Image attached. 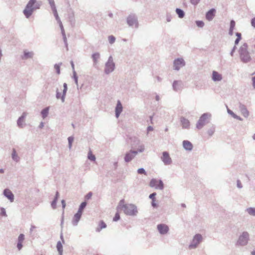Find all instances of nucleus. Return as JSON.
Returning a JSON list of instances; mask_svg holds the SVG:
<instances>
[{
	"label": "nucleus",
	"instance_id": "nucleus-1",
	"mask_svg": "<svg viewBox=\"0 0 255 255\" xmlns=\"http://www.w3.org/2000/svg\"><path fill=\"white\" fill-rule=\"evenodd\" d=\"M117 209L122 210L125 215L129 216H136L138 213L137 207L135 205L125 204L124 199L120 201Z\"/></svg>",
	"mask_w": 255,
	"mask_h": 255
},
{
	"label": "nucleus",
	"instance_id": "nucleus-2",
	"mask_svg": "<svg viewBox=\"0 0 255 255\" xmlns=\"http://www.w3.org/2000/svg\"><path fill=\"white\" fill-rule=\"evenodd\" d=\"M41 5V1L37 0H29L23 10V13L25 18H29L35 10L40 8Z\"/></svg>",
	"mask_w": 255,
	"mask_h": 255
},
{
	"label": "nucleus",
	"instance_id": "nucleus-3",
	"mask_svg": "<svg viewBox=\"0 0 255 255\" xmlns=\"http://www.w3.org/2000/svg\"><path fill=\"white\" fill-rule=\"evenodd\" d=\"M238 53L242 62L248 63L252 60V57L248 51V44L244 43L239 48Z\"/></svg>",
	"mask_w": 255,
	"mask_h": 255
},
{
	"label": "nucleus",
	"instance_id": "nucleus-4",
	"mask_svg": "<svg viewBox=\"0 0 255 255\" xmlns=\"http://www.w3.org/2000/svg\"><path fill=\"white\" fill-rule=\"evenodd\" d=\"M211 118V114L210 113H204L200 117L196 124V127L199 130L202 129L206 124L208 123Z\"/></svg>",
	"mask_w": 255,
	"mask_h": 255
},
{
	"label": "nucleus",
	"instance_id": "nucleus-5",
	"mask_svg": "<svg viewBox=\"0 0 255 255\" xmlns=\"http://www.w3.org/2000/svg\"><path fill=\"white\" fill-rule=\"evenodd\" d=\"M126 22L129 27L138 28L139 27V21L138 16L135 13H130L126 18Z\"/></svg>",
	"mask_w": 255,
	"mask_h": 255
},
{
	"label": "nucleus",
	"instance_id": "nucleus-6",
	"mask_svg": "<svg viewBox=\"0 0 255 255\" xmlns=\"http://www.w3.org/2000/svg\"><path fill=\"white\" fill-rule=\"evenodd\" d=\"M115 69L116 64L114 61L113 57L112 55H110L106 62L104 73L106 75H109L114 72Z\"/></svg>",
	"mask_w": 255,
	"mask_h": 255
},
{
	"label": "nucleus",
	"instance_id": "nucleus-7",
	"mask_svg": "<svg viewBox=\"0 0 255 255\" xmlns=\"http://www.w3.org/2000/svg\"><path fill=\"white\" fill-rule=\"evenodd\" d=\"M250 240V234L248 232H243L238 237L236 246L244 247L247 246Z\"/></svg>",
	"mask_w": 255,
	"mask_h": 255
},
{
	"label": "nucleus",
	"instance_id": "nucleus-8",
	"mask_svg": "<svg viewBox=\"0 0 255 255\" xmlns=\"http://www.w3.org/2000/svg\"><path fill=\"white\" fill-rule=\"evenodd\" d=\"M202 241L203 236L201 234H197L195 235L188 246V248L190 250L196 249Z\"/></svg>",
	"mask_w": 255,
	"mask_h": 255
},
{
	"label": "nucleus",
	"instance_id": "nucleus-9",
	"mask_svg": "<svg viewBox=\"0 0 255 255\" xmlns=\"http://www.w3.org/2000/svg\"><path fill=\"white\" fill-rule=\"evenodd\" d=\"M186 65L184 59L183 58L175 59L173 62V68L174 70L179 71L181 68Z\"/></svg>",
	"mask_w": 255,
	"mask_h": 255
},
{
	"label": "nucleus",
	"instance_id": "nucleus-10",
	"mask_svg": "<svg viewBox=\"0 0 255 255\" xmlns=\"http://www.w3.org/2000/svg\"><path fill=\"white\" fill-rule=\"evenodd\" d=\"M68 90V87L66 83L63 84V89L62 94L60 93L58 89L56 90V98L58 100H60L62 103L65 102L66 92Z\"/></svg>",
	"mask_w": 255,
	"mask_h": 255
},
{
	"label": "nucleus",
	"instance_id": "nucleus-11",
	"mask_svg": "<svg viewBox=\"0 0 255 255\" xmlns=\"http://www.w3.org/2000/svg\"><path fill=\"white\" fill-rule=\"evenodd\" d=\"M149 186L156 189L163 190L164 184L162 180H157L156 178H152L149 183Z\"/></svg>",
	"mask_w": 255,
	"mask_h": 255
},
{
	"label": "nucleus",
	"instance_id": "nucleus-12",
	"mask_svg": "<svg viewBox=\"0 0 255 255\" xmlns=\"http://www.w3.org/2000/svg\"><path fill=\"white\" fill-rule=\"evenodd\" d=\"M138 154V151L133 150H130L126 152L124 156V160L126 163H128L132 160L135 156Z\"/></svg>",
	"mask_w": 255,
	"mask_h": 255
},
{
	"label": "nucleus",
	"instance_id": "nucleus-13",
	"mask_svg": "<svg viewBox=\"0 0 255 255\" xmlns=\"http://www.w3.org/2000/svg\"><path fill=\"white\" fill-rule=\"evenodd\" d=\"M157 230L160 234L164 235L169 231V228L167 225L165 224H159L157 225Z\"/></svg>",
	"mask_w": 255,
	"mask_h": 255
},
{
	"label": "nucleus",
	"instance_id": "nucleus-14",
	"mask_svg": "<svg viewBox=\"0 0 255 255\" xmlns=\"http://www.w3.org/2000/svg\"><path fill=\"white\" fill-rule=\"evenodd\" d=\"M161 159L165 165H169L172 164V158L170 156L169 153L167 151L163 152Z\"/></svg>",
	"mask_w": 255,
	"mask_h": 255
},
{
	"label": "nucleus",
	"instance_id": "nucleus-15",
	"mask_svg": "<svg viewBox=\"0 0 255 255\" xmlns=\"http://www.w3.org/2000/svg\"><path fill=\"white\" fill-rule=\"evenodd\" d=\"M238 107L242 115L245 118H248L250 116V112L247 107L245 105L240 103Z\"/></svg>",
	"mask_w": 255,
	"mask_h": 255
},
{
	"label": "nucleus",
	"instance_id": "nucleus-16",
	"mask_svg": "<svg viewBox=\"0 0 255 255\" xmlns=\"http://www.w3.org/2000/svg\"><path fill=\"white\" fill-rule=\"evenodd\" d=\"M172 87L173 91L175 92L180 91L183 88V83L181 81H174Z\"/></svg>",
	"mask_w": 255,
	"mask_h": 255
},
{
	"label": "nucleus",
	"instance_id": "nucleus-17",
	"mask_svg": "<svg viewBox=\"0 0 255 255\" xmlns=\"http://www.w3.org/2000/svg\"><path fill=\"white\" fill-rule=\"evenodd\" d=\"M34 53L32 51H28L27 49H24L23 54L20 56L21 59L27 60L28 59H32L34 57Z\"/></svg>",
	"mask_w": 255,
	"mask_h": 255
},
{
	"label": "nucleus",
	"instance_id": "nucleus-18",
	"mask_svg": "<svg viewBox=\"0 0 255 255\" xmlns=\"http://www.w3.org/2000/svg\"><path fill=\"white\" fill-rule=\"evenodd\" d=\"M25 240V236L23 234H21L19 235L17 238V242L16 244V248L18 251H20L23 248V243Z\"/></svg>",
	"mask_w": 255,
	"mask_h": 255
},
{
	"label": "nucleus",
	"instance_id": "nucleus-19",
	"mask_svg": "<svg viewBox=\"0 0 255 255\" xmlns=\"http://www.w3.org/2000/svg\"><path fill=\"white\" fill-rule=\"evenodd\" d=\"M123 111V106L120 100L117 102V105L115 108V116L117 118H118Z\"/></svg>",
	"mask_w": 255,
	"mask_h": 255
},
{
	"label": "nucleus",
	"instance_id": "nucleus-20",
	"mask_svg": "<svg viewBox=\"0 0 255 255\" xmlns=\"http://www.w3.org/2000/svg\"><path fill=\"white\" fill-rule=\"evenodd\" d=\"M181 125L183 129H190V121L184 117H181L180 119Z\"/></svg>",
	"mask_w": 255,
	"mask_h": 255
},
{
	"label": "nucleus",
	"instance_id": "nucleus-21",
	"mask_svg": "<svg viewBox=\"0 0 255 255\" xmlns=\"http://www.w3.org/2000/svg\"><path fill=\"white\" fill-rule=\"evenodd\" d=\"M216 9L214 8H212L209 10L206 13L205 17L208 21H211L215 16Z\"/></svg>",
	"mask_w": 255,
	"mask_h": 255
},
{
	"label": "nucleus",
	"instance_id": "nucleus-22",
	"mask_svg": "<svg viewBox=\"0 0 255 255\" xmlns=\"http://www.w3.org/2000/svg\"><path fill=\"white\" fill-rule=\"evenodd\" d=\"M101 55L99 52H95L92 54V59L93 61V66L96 67L98 64Z\"/></svg>",
	"mask_w": 255,
	"mask_h": 255
},
{
	"label": "nucleus",
	"instance_id": "nucleus-23",
	"mask_svg": "<svg viewBox=\"0 0 255 255\" xmlns=\"http://www.w3.org/2000/svg\"><path fill=\"white\" fill-rule=\"evenodd\" d=\"M222 75L216 71H213L212 72V79L215 82H220L222 79Z\"/></svg>",
	"mask_w": 255,
	"mask_h": 255
},
{
	"label": "nucleus",
	"instance_id": "nucleus-24",
	"mask_svg": "<svg viewBox=\"0 0 255 255\" xmlns=\"http://www.w3.org/2000/svg\"><path fill=\"white\" fill-rule=\"evenodd\" d=\"M3 195L6 197L11 202L14 200V195L10 190L8 189H5L3 190Z\"/></svg>",
	"mask_w": 255,
	"mask_h": 255
},
{
	"label": "nucleus",
	"instance_id": "nucleus-25",
	"mask_svg": "<svg viewBox=\"0 0 255 255\" xmlns=\"http://www.w3.org/2000/svg\"><path fill=\"white\" fill-rule=\"evenodd\" d=\"M183 147L186 151H190L193 149L192 143L188 140L183 141Z\"/></svg>",
	"mask_w": 255,
	"mask_h": 255
},
{
	"label": "nucleus",
	"instance_id": "nucleus-26",
	"mask_svg": "<svg viewBox=\"0 0 255 255\" xmlns=\"http://www.w3.org/2000/svg\"><path fill=\"white\" fill-rule=\"evenodd\" d=\"M82 214L77 212L74 216L72 221V224L74 226H76L78 225V222H79L82 217Z\"/></svg>",
	"mask_w": 255,
	"mask_h": 255
},
{
	"label": "nucleus",
	"instance_id": "nucleus-27",
	"mask_svg": "<svg viewBox=\"0 0 255 255\" xmlns=\"http://www.w3.org/2000/svg\"><path fill=\"white\" fill-rule=\"evenodd\" d=\"M26 114L24 113L22 116L18 119L17 121V124L19 127L22 128L23 127V122L25 118H26Z\"/></svg>",
	"mask_w": 255,
	"mask_h": 255
},
{
	"label": "nucleus",
	"instance_id": "nucleus-28",
	"mask_svg": "<svg viewBox=\"0 0 255 255\" xmlns=\"http://www.w3.org/2000/svg\"><path fill=\"white\" fill-rule=\"evenodd\" d=\"M11 157L12 159L14 162H19L20 157L16 153V150L14 148H12L11 154Z\"/></svg>",
	"mask_w": 255,
	"mask_h": 255
},
{
	"label": "nucleus",
	"instance_id": "nucleus-29",
	"mask_svg": "<svg viewBox=\"0 0 255 255\" xmlns=\"http://www.w3.org/2000/svg\"><path fill=\"white\" fill-rule=\"evenodd\" d=\"M106 223L103 221L101 220L99 223V227L96 228V231L100 232L103 229H106Z\"/></svg>",
	"mask_w": 255,
	"mask_h": 255
},
{
	"label": "nucleus",
	"instance_id": "nucleus-30",
	"mask_svg": "<svg viewBox=\"0 0 255 255\" xmlns=\"http://www.w3.org/2000/svg\"><path fill=\"white\" fill-rule=\"evenodd\" d=\"M175 12L180 18H182L185 16V12L183 9L180 8H176L175 9Z\"/></svg>",
	"mask_w": 255,
	"mask_h": 255
},
{
	"label": "nucleus",
	"instance_id": "nucleus-31",
	"mask_svg": "<svg viewBox=\"0 0 255 255\" xmlns=\"http://www.w3.org/2000/svg\"><path fill=\"white\" fill-rule=\"evenodd\" d=\"M87 205V203L86 201L81 203L79 207L77 212L82 215L83 210L86 207Z\"/></svg>",
	"mask_w": 255,
	"mask_h": 255
},
{
	"label": "nucleus",
	"instance_id": "nucleus-32",
	"mask_svg": "<svg viewBox=\"0 0 255 255\" xmlns=\"http://www.w3.org/2000/svg\"><path fill=\"white\" fill-rule=\"evenodd\" d=\"M49 108L48 107L44 108L41 112L42 118L44 119L48 115Z\"/></svg>",
	"mask_w": 255,
	"mask_h": 255
},
{
	"label": "nucleus",
	"instance_id": "nucleus-33",
	"mask_svg": "<svg viewBox=\"0 0 255 255\" xmlns=\"http://www.w3.org/2000/svg\"><path fill=\"white\" fill-rule=\"evenodd\" d=\"M246 211L249 215L255 217V207H249L246 209Z\"/></svg>",
	"mask_w": 255,
	"mask_h": 255
},
{
	"label": "nucleus",
	"instance_id": "nucleus-34",
	"mask_svg": "<svg viewBox=\"0 0 255 255\" xmlns=\"http://www.w3.org/2000/svg\"><path fill=\"white\" fill-rule=\"evenodd\" d=\"M215 131V127L214 126H212L210 128H209L207 131V133L209 136H212Z\"/></svg>",
	"mask_w": 255,
	"mask_h": 255
},
{
	"label": "nucleus",
	"instance_id": "nucleus-35",
	"mask_svg": "<svg viewBox=\"0 0 255 255\" xmlns=\"http://www.w3.org/2000/svg\"><path fill=\"white\" fill-rule=\"evenodd\" d=\"M56 247L58 253L63 252V246L60 241H59L57 242Z\"/></svg>",
	"mask_w": 255,
	"mask_h": 255
},
{
	"label": "nucleus",
	"instance_id": "nucleus-36",
	"mask_svg": "<svg viewBox=\"0 0 255 255\" xmlns=\"http://www.w3.org/2000/svg\"><path fill=\"white\" fill-rule=\"evenodd\" d=\"M0 216L4 217H7V215L5 209L3 207H0Z\"/></svg>",
	"mask_w": 255,
	"mask_h": 255
},
{
	"label": "nucleus",
	"instance_id": "nucleus-37",
	"mask_svg": "<svg viewBox=\"0 0 255 255\" xmlns=\"http://www.w3.org/2000/svg\"><path fill=\"white\" fill-rule=\"evenodd\" d=\"M88 158L89 159L92 161H95L96 160V157L94 154H93L92 152L91 151H90L89 152Z\"/></svg>",
	"mask_w": 255,
	"mask_h": 255
},
{
	"label": "nucleus",
	"instance_id": "nucleus-38",
	"mask_svg": "<svg viewBox=\"0 0 255 255\" xmlns=\"http://www.w3.org/2000/svg\"><path fill=\"white\" fill-rule=\"evenodd\" d=\"M49 4H50L51 8L53 11V12H54V11H57L56 6L55 4L54 1L52 2H49Z\"/></svg>",
	"mask_w": 255,
	"mask_h": 255
},
{
	"label": "nucleus",
	"instance_id": "nucleus-39",
	"mask_svg": "<svg viewBox=\"0 0 255 255\" xmlns=\"http://www.w3.org/2000/svg\"><path fill=\"white\" fill-rule=\"evenodd\" d=\"M108 41L110 44H113L115 42L116 38L113 35H110L108 36Z\"/></svg>",
	"mask_w": 255,
	"mask_h": 255
},
{
	"label": "nucleus",
	"instance_id": "nucleus-40",
	"mask_svg": "<svg viewBox=\"0 0 255 255\" xmlns=\"http://www.w3.org/2000/svg\"><path fill=\"white\" fill-rule=\"evenodd\" d=\"M136 151H138V153L143 152L144 151V144H139L138 145V149H137V150H136Z\"/></svg>",
	"mask_w": 255,
	"mask_h": 255
},
{
	"label": "nucleus",
	"instance_id": "nucleus-41",
	"mask_svg": "<svg viewBox=\"0 0 255 255\" xmlns=\"http://www.w3.org/2000/svg\"><path fill=\"white\" fill-rule=\"evenodd\" d=\"M196 23L197 26L199 27H203L205 25V23L202 20H197Z\"/></svg>",
	"mask_w": 255,
	"mask_h": 255
},
{
	"label": "nucleus",
	"instance_id": "nucleus-42",
	"mask_svg": "<svg viewBox=\"0 0 255 255\" xmlns=\"http://www.w3.org/2000/svg\"><path fill=\"white\" fill-rule=\"evenodd\" d=\"M62 65V63H60L58 64H55L54 65V68L56 70V72L58 74H59L60 73V66Z\"/></svg>",
	"mask_w": 255,
	"mask_h": 255
},
{
	"label": "nucleus",
	"instance_id": "nucleus-43",
	"mask_svg": "<svg viewBox=\"0 0 255 255\" xmlns=\"http://www.w3.org/2000/svg\"><path fill=\"white\" fill-rule=\"evenodd\" d=\"M73 73V79L75 81V83L76 85H78V76H77L75 71H74Z\"/></svg>",
	"mask_w": 255,
	"mask_h": 255
},
{
	"label": "nucleus",
	"instance_id": "nucleus-44",
	"mask_svg": "<svg viewBox=\"0 0 255 255\" xmlns=\"http://www.w3.org/2000/svg\"><path fill=\"white\" fill-rule=\"evenodd\" d=\"M120 215L119 213H116L113 218V221L117 222L120 219Z\"/></svg>",
	"mask_w": 255,
	"mask_h": 255
},
{
	"label": "nucleus",
	"instance_id": "nucleus-45",
	"mask_svg": "<svg viewBox=\"0 0 255 255\" xmlns=\"http://www.w3.org/2000/svg\"><path fill=\"white\" fill-rule=\"evenodd\" d=\"M236 26V22L235 20H232L231 21H230V29H234V28Z\"/></svg>",
	"mask_w": 255,
	"mask_h": 255
},
{
	"label": "nucleus",
	"instance_id": "nucleus-46",
	"mask_svg": "<svg viewBox=\"0 0 255 255\" xmlns=\"http://www.w3.org/2000/svg\"><path fill=\"white\" fill-rule=\"evenodd\" d=\"M137 172L138 174H144L145 175L146 174V172L143 168H140L137 170Z\"/></svg>",
	"mask_w": 255,
	"mask_h": 255
},
{
	"label": "nucleus",
	"instance_id": "nucleus-47",
	"mask_svg": "<svg viewBox=\"0 0 255 255\" xmlns=\"http://www.w3.org/2000/svg\"><path fill=\"white\" fill-rule=\"evenodd\" d=\"M200 0H190V2L192 4L196 5L200 2Z\"/></svg>",
	"mask_w": 255,
	"mask_h": 255
},
{
	"label": "nucleus",
	"instance_id": "nucleus-48",
	"mask_svg": "<svg viewBox=\"0 0 255 255\" xmlns=\"http://www.w3.org/2000/svg\"><path fill=\"white\" fill-rule=\"evenodd\" d=\"M63 41L64 42V44H65V46L67 49V50H68V42H67V38H66V36H63Z\"/></svg>",
	"mask_w": 255,
	"mask_h": 255
},
{
	"label": "nucleus",
	"instance_id": "nucleus-49",
	"mask_svg": "<svg viewBox=\"0 0 255 255\" xmlns=\"http://www.w3.org/2000/svg\"><path fill=\"white\" fill-rule=\"evenodd\" d=\"M57 201L56 200H53V201L51 202V206L53 209H55L56 208V204H57Z\"/></svg>",
	"mask_w": 255,
	"mask_h": 255
},
{
	"label": "nucleus",
	"instance_id": "nucleus-50",
	"mask_svg": "<svg viewBox=\"0 0 255 255\" xmlns=\"http://www.w3.org/2000/svg\"><path fill=\"white\" fill-rule=\"evenodd\" d=\"M53 14H54L56 20L57 21V22L59 20H60V19L59 18V16H58V13L57 10L55 12H53Z\"/></svg>",
	"mask_w": 255,
	"mask_h": 255
},
{
	"label": "nucleus",
	"instance_id": "nucleus-51",
	"mask_svg": "<svg viewBox=\"0 0 255 255\" xmlns=\"http://www.w3.org/2000/svg\"><path fill=\"white\" fill-rule=\"evenodd\" d=\"M227 112L230 115L232 116L233 118L236 115L233 111L229 109V108L227 109Z\"/></svg>",
	"mask_w": 255,
	"mask_h": 255
},
{
	"label": "nucleus",
	"instance_id": "nucleus-52",
	"mask_svg": "<svg viewBox=\"0 0 255 255\" xmlns=\"http://www.w3.org/2000/svg\"><path fill=\"white\" fill-rule=\"evenodd\" d=\"M156 196V192H153L151 193L150 195L149 198L151 199L152 200H156V199L155 198V196Z\"/></svg>",
	"mask_w": 255,
	"mask_h": 255
},
{
	"label": "nucleus",
	"instance_id": "nucleus-53",
	"mask_svg": "<svg viewBox=\"0 0 255 255\" xmlns=\"http://www.w3.org/2000/svg\"><path fill=\"white\" fill-rule=\"evenodd\" d=\"M92 197V193L91 192H90L88 193V194H86V196H85V199L87 200H89L91 199Z\"/></svg>",
	"mask_w": 255,
	"mask_h": 255
},
{
	"label": "nucleus",
	"instance_id": "nucleus-54",
	"mask_svg": "<svg viewBox=\"0 0 255 255\" xmlns=\"http://www.w3.org/2000/svg\"><path fill=\"white\" fill-rule=\"evenodd\" d=\"M237 186L238 188L241 189L243 187L242 184L241 182V181L239 180L237 181Z\"/></svg>",
	"mask_w": 255,
	"mask_h": 255
},
{
	"label": "nucleus",
	"instance_id": "nucleus-55",
	"mask_svg": "<svg viewBox=\"0 0 255 255\" xmlns=\"http://www.w3.org/2000/svg\"><path fill=\"white\" fill-rule=\"evenodd\" d=\"M153 127L151 126H148L147 128V133H148L150 131H153Z\"/></svg>",
	"mask_w": 255,
	"mask_h": 255
},
{
	"label": "nucleus",
	"instance_id": "nucleus-56",
	"mask_svg": "<svg viewBox=\"0 0 255 255\" xmlns=\"http://www.w3.org/2000/svg\"><path fill=\"white\" fill-rule=\"evenodd\" d=\"M237 49V46H235L232 49L231 53H230V54L232 56H234V53L235 52V50Z\"/></svg>",
	"mask_w": 255,
	"mask_h": 255
},
{
	"label": "nucleus",
	"instance_id": "nucleus-57",
	"mask_svg": "<svg viewBox=\"0 0 255 255\" xmlns=\"http://www.w3.org/2000/svg\"><path fill=\"white\" fill-rule=\"evenodd\" d=\"M74 138L73 136H69L68 138V143H73Z\"/></svg>",
	"mask_w": 255,
	"mask_h": 255
},
{
	"label": "nucleus",
	"instance_id": "nucleus-58",
	"mask_svg": "<svg viewBox=\"0 0 255 255\" xmlns=\"http://www.w3.org/2000/svg\"><path fill=\"white\" fill-rule=\"evenodd\" d=\"M251 25L253 27H255V17L251 19Z\"/></svg>",
	"mask_w": 255,
	"mask_h": 255
},
{
	"label": "nucleus",
	"instance_id": "nucleus-59",
	"mask_svg": "<svg viewBox=\"0 0 255 255\" xmlns=\"http://www.w3.org/2000/svg\"><path fill=\"white\" fill-rule=\"evenodd\" d=\"M58 23L59 27L60 28V30H62V29H64L61 21V20H59L58 21Z\"/></svg>",
	"mask_w": 255,
	"mask_h": 255
},
{
	"label": "nucleus",
	"instance_id": "nucleus-60",
	"mask_svg": "<svg viewBox=\"0 0 255 255\" xmlns=\"http://www.w3.org/2000/svg\"><path fill=\"white\" fill-rule=\"evenodd\" d=\"M58 23L59 27L60 28V30H62V29H64L61 21V20H59L58 21Z\"/></svg>",
	"mask_w": 255,
	"mask_h": 255
},
{
	"label": "nucleus",
	"instance_id": "nucleus-61",
	"mask_svg": "<svg viewBox=\"0 0 255 255\" xmlns=\"http://www.w3.org/2000/svg\"><path fill=\"white\" fill-rule=\"evenodd\" d=\"M171 19H172V16L170 15H169V14H167L166 15V20H167V21L170 22V21H171Z\"/></svg>",
	"mask_w": 255,
	"mask_h": 255
},
{
	"label": "nucleus",
	"instance_id": "nucleus-62",
	"mask_svg": "<svg viewBox=\"0 0 255 255\" xmlns=\"http://www.w3.org/2000/svg\"><path fill=\"white\" fill-rule=\"evenodd\" d=\"M234 118H235L236 120H239V121H243V119L242 118L236 115V114L235 115Z\"/></svg>",
	"mask_w": 255,
	"mask_h": 255
},
{
	"label": "nucleus",
	"instance_id": "nucleus-63",
	"mask_svg": "<svg viewBox=\"0 0 255 255\" xmlns=\"http://www.w3.org/2000/svg\"><path fill=\"white\" fill-rule=\"evenodd\" d=\"M235 35H236V36H237V38H239V39H241V34L240 33H239V32H236L235 33Z\"/></svg>",
	"mask_w": 255,
	"mask_h": 255
},
{
	"label": "nucleus",
	"instance_id": "nucleus-64",
	"mask_svg": "<svg viewBox=\"0 0 255 255\" xmlns=\"http://www.w3.org/2000/svg\"><path fill=\"white\" fill-rule=\"evenodd\" d=\"M151 205L153 207H156L157 204L155 203V200H152Z\"/></svg>",
	"mask_w": 255,
	"mask_h": 255
}]
</instances>
